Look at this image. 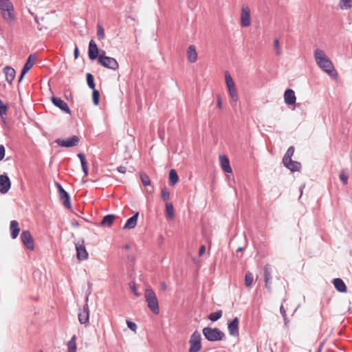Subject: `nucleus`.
Returning a JSON list of instances; mask_svg holds the SVG:
<instances>
[{
    "label": "nucleus",
    "mask_w": 352,
    "mask_h": 352,
    "mask_svg": "<svg viewBox=\"0 0 352 352\" xmlns=\"http://www.w3.org/2000/svg\"><path fill=\"white\" fill-rule=\"evenodd\" d=\"M314 58L317 65L331 77L336 78L338 73L334 68L332 61L328 58L324 52L319 48L314 51Z\"/></svg>",
    "instance_id": "f257e3e1"
},
{
    "label": "nucleus",
    "mask_w": 352,
    "mask_h": 352,
    "mask_svg": "<svg viewBox=\"0 0 352 352\" xmlns=\"http://www.w3.org/2000/svg\"><path fill=\"white\" fill-rule=\"evenodd\" d=\"M144 298L151 311L155 314H158L160 313L158 300L154 291L151 288H146Z\"/></svg>",
    "instance_id": "f03ea898"
},
{
    "label": "nucleus",
    "mask_w": 352,
    "mask_h": 352,
    "mask_svg": "<svg viewBox=\"0 0 352 352\" xmlns=\"http://www.w3.org/2000/svg\"><path fill=\"white\" fill-rule=\"evenodd\" d=\"M202 332L204 337L211 342L222 340L225 338L224 333L218 328L205 327Z\"/></svg>",
    "instance_id": "7ed1b4c3"
},
{
    "label": "nucleus",
    "mask_w": 352,
    "mask_h": 352,
    "mask_svg": "<svg viewBox=\"0 0 352 352\" xmlns=\"http://www.w3.org/2000/svg\"><path fill=\"white\" fill-rule=\"evenodd\" d=\"M98 63L104 67L116 70L119 67L118 61L112 57L105 56V52L100 50Z\"/></svg>",
    "instance_id": "20e7f679"
},
{
    "label": "nucleus",
    "mask_w": 352,
    "mask_h": 352,
    "mask_svg": "<svg viewBox=\"0 0 352 352\" xmlns=\"http://www.w3.org/2000/svg\"><path fill=\"white\" fill-rule=\"evenodd\" d=\"M225 81L232 101L234 103H236L239 100L237 89L236 88L235 83L228 72L225 73Z\"/></svg>",
    "instance_id": "39448f33"
},
{
    "label": "nucleus",
    "mask_w": 352,
    "mask_h": 352,
    "mask_svg": "<svg viewBox=\"0 0 352 352\" xmlns=\"http://www.w3.org/2000/svg\"><path fill=\"white\" fill-rule=\"evenodd\" d=\"M190 348L188 352H199L202 347L201 337L199 331H195L189 340Z\"/></svg>",
    "instance_id": "423d86ee"
},
{
    "label": "nucleus",
    "mask_w": 352,
    "mask_h": 352,
    "mask_svg": "<svg viewBox=\"0 0 352 352\" xmlns=\"http://www.w3.org/2000/svg\"><path fill=\"white\" fill-rule=\"evenodd\" d=\"M240 25L242 28H247L251 25L250 9L248 5H243L240 16Z\"/></svg>",
    "instance_id": "0eeeda50"
},
{
    "label": "nucleus",
    "mask_w": 352,
    "mask_h": 352,
    "mask_svg": "<svg viewBox=\"0 0 352 352\" xmlns=\"http://www.w3.org/2000/svg\"><path fill=\"white\" fill-rule=\"evenodd\" d=\"M36 60V56L35 54H30L28 60L22 69L19 82H21L24 77V76L34 66L35 61Z\"/></svg>",
    "instance_id": "6e6552de"
},
{
    "label": "nucleus",
    "mask_w": 352,
    "mask_h": 352,
    "mask_svg": "<svg viewBox=\"0 0 352 352\" xmlns=\"http://www.w3.org/2000/svg\"><path fill=\"white\" fill-rule=\"evenodd\" d=\"M21 239L23 245L30 250H33L34 248V243L33 238L30 232L28 230L23 231L21 234Z\"/></svg>",
    "instance_id": "1a4fd4ad"
},
{
    "label": "nucleus",
    "mask_w": 352,
    "mask_h": 352,
    "mask_svg": "<svg viewBox=\"0 0 352 352\" xmlns=\"http://www.w3.org/2000/svg\"><path fill=\"white\" fill-rule=\"evenodd\" d=\"M0 10L3 19L7 23L12 25L15 21L16 16L14 12V8L3 9Z\"/></svg>",
    "instance_id": "9d476101"
},
{
    "label": "nucleus",
    "mask_w": 352,
    "mask_h": 352,
    "mask_svg": "<svg viewBox=\"0 0 352 352\" xmlns=\"http://www.w3.org/2000/svg\"><path fill=\"white\" fill-rule=\"evenodd\" d=\"M11 188V182L8 176L6 174L0 175V192L1 194L7 193Z\"/></svg>",
    "instance_id": "9b49d317"
},
{
    "label": "nucleus",
    "mask_w": 352,
    "mask_h": 352,
    "mask_svg": "<svg viewBox=\"0 0 352 352\" xmlns=\"http://www.w3.org/2000/svg\"><path fill=\"white\" fill-rule=\"evenodd\" d=\"M56 186L58 189L60 199L63 201V205L67 208H70L71 201L69 194L63 189L60 184H57Z\"/></svg>",
    "instance_id": "f8f14e48"
},
{
    "label": "nucleus",
    "mask_w": 352,
    "mask_h": 352,
    "mask_svg": "<svg viewBox=\"0 0 352 352\" xmlns=\"http://www.w3.org/2000/svg\"><path fill=\"white\" fill-rule=\"evenodd\" d=\"M79 142V138L76 135H74L72 138L67 140H61L58 139L56 140V142L61 146L63 147H72L77 145Z\"/></svg>",
    "instance_id": "ddd939ff"
},
{
    "label": "nucleus",
    "mask_w": 352,
    "mask_h": 352,
    "mask_svg": "<svg viewBox=\"0 0 352 352\" xmlns=\"http://www.w3.org/2000/svg\"><path fill=\"white\" fill-rule=\"evenodd\" d=\"M100 51H99L98 46L94 40H91L89 43V58L91 60L98 59L100 55Z\"/></svg>",
    "instance_id": "4468645a"
},
{
    "label": "nucleus",
    "mask_w": 352,
    "mask_h": 352,
    "mask_svg": "<svg viewBox=\"0 0 352 352\" xmlns=\"http://www.w3.org/2000/svg\"><path fill=\"white\" fill-rule=\"evenodd\" d=\"M76 257L80 261L86 260L88 258V252L85 248L84 243H76Z\"/></svg>",
    "instance_id": "2eb2a0df"
},
{
    "label": "nucleus",
    "mask_w": 352,
    "mask_h": 352,
    "mask_svg": "<svg viewBox=\"0 0 352 352\" xmlns=\"http://www.w3.org/2000/svg\"><path fill=\"white\" fill-rule=\"evenodd\" d=\"M52 102L56 107H58L64 112L69 113V114L71 113V111H70L67 104L64 100L60 99V98L52 97Z\"/></svg>",
    "instance_id": "dca6fc26"
},
{
    "label": "nucleus",
    "mask_w": 352,
    "mask_h": 352,
    "mask_svg": "<svg viewBox=\"0 0 352 352\" xmlns=\"http://www.w3.org/2000/svg\"><path fill=\"white\" fill-rule=\"evenodd\" d=\"M284 100L287 105H292L296 103V97L293 89H286L284 93Z\"/></svg>",
    "instance_id": "f3484780"
},
{
    "label": "nucleus",
    "mask_w": 352,
    "mask_h": 352,
    "mask_svg": "<svg viewBox=\"0 0 352 352\" xmlns=\"http://www.w3.org/2000/svg\"><path fill=\"white\" fill-rule=\"evenodd\" d=\"M219 162L221 167L225 173H231L232 172L229 159L227 156L224 155H219Z\"/></svg>",
    "instance_id": "a211bd4d"
},
{
    "label": "nucleus",
    "mask_w": 352,
    "mask_h": 352,
    "mask_svg": "<svg viewBox=\"0 0 352 352\" xmlns=\"http://www.w3.org/2000/svg\"><path fill=\"white\" fill-rule=\"evenodd\" d=\"M239 320L238 318H234L232 321L228 323V331L231 336L239 335Z\"/></svg>",
    "instance_id": "6ab92c4d"
},
{
    "label": "nucleus",
    "mask_w": 352,
    "mask_h": 352,
    "mask_svg": "<svg viewBox=\"0 0 352 352\" xmlns=\"http://www.w3.org/2000/svg\"><path fill=\"white\" fill-rule=\"evenodd\" d=\"M89 308L87 305H85L78 313V320L81 324H87L89 322Z\"/></svg>",
    "instance_id": "aec40b11"
},
{
    "label": "nucleus",
    "mask_w": 352,
    "mask_h": 352,
    "mask_svg": "<svg viewBox=\"0 0 352 352\" xmlns=\"http://www.w3.org/2000/svg\"><path fill=\"white\" fill-rule=\"evenodd\" d=\"M3 72L5 74L6 79L7 82L9 84H11L12 82L15 78V75H16L15 70L10 66H6L3 69Z\"/></svg>",
    "instance_id": "412c9836"
},
{
    "label": "nucleus",
    "mask_w": 352,
    "mask_h": 352,
    "mask_svg": "<svg viewBox=\"0 0 352 352\" xmlns=\"http://www.w3.org/2000/svg\"><path fill=\"white\" fill-rule=\"evenodd\" d=\"M283 163L292 172L298 171L301 168V164L299 162L293 161L292 159H289V160H287V161H283Z\"/></svg>",
    "instance_id": "4be33fe9"
},
{
    "label": "nucleus",
    "mask_w": 352,
    "mask_h": 352,
    "mask_svg": "<svg viewBox=\"0 0 352 352\" xmlns=\"http://www.w3.org/2000/svg\"><path fill=\"white\" fill-rule=\"evenodd\" d=\"M271 268L267 265L264 267V280L265 287L269 290L271 289Z\"/></svg>",
    "instance_id": "5701e85b"
},
{
    "label": "nucleus",
    "mask_w": 352,
    "mask_h": 352,
    "mask_svg": "<svg viewBox=\"0 0 352 352\" xmlns=\"http://www.w3.org/2000/svg\"><path fill=\"white\" fill-rule=\"evenodd\" d=\"M138 216L139 212H137L133 217L126 221L125 225L123 227V229L131 230L134 228L137 225Z\"/></svg>",
    "instance_id": "b1692460"
},
{
    "label": "nucleus",
    "mask_w": 352,
    "mask_h": 352,
    "mask_svg": "<svg viewBox=\"0 0 352 352\" xmlns=\"http://www.w3.org/2000/svg\"><path fill=\"white\" fill-rule=\"evenodd\" d=\"M187 58L190 63H195L197 59V53L196 47L194 45H190L187 50Z\"/></svg>",
    "instance_id": "393cba45"
},
{
    "label": "nucleus",
    "mask_w": 352,
    "mask_h": 352,
    "mask_svg": "<svg viewBox=\"0 0 352 352\" xmlns=\"http://www.w3.org/2000/svg\"><path fill=\"white\" fill-rule=\"evenodd\" d=\"M335 288L339 292L344 293L347 290V287L344 281L339 278H335L333 281Z\"/></svg>",
    "instance_id": "a878e982"
},
{
    "label": "nucleus",
    "mask_w": 352,
    "mask_h": 352,
    "mask_svg": "<svg viewBox=\"0 0 352 352\" xmlns=\"http://www.w3.org/2000/svg\"><path fill=\"white\" fill-rule=\"evenodd\" d=\"M10 231H11V236L13 239H16L19 232H20V228H19V223L16 220H12L10 222Z\"/></svg>",
    "instance_id": "bb28decb"
},
{
    "label": "nucleus",
    "mask_w": 352,
    "mask_h": 352,
    "mask_svg": "<svg viewBox=\"0 0 352 352\" xmlns=\"http://www.w3.org/2000/svg\"><path fill=\"white\" fill-rule=\"evenodd\" d=\"M78 157H79L81 163L82 169L85 174V176L87 177L88 175V163L86 160L85 156L83 153H78Z\"/></svg>",
    "instance_id": "cd10ccee"
},
{
    "label": "nucleus",
    "mask_w": 352,
    "mask_h": 352,
    "mask_svg": "<svg viewBox=\"0 0 352 352\" xmlns=\"http://www.w3.org/2000/svg\"><path fill=\"white\" fill-rule=\"evenodd\" d=\"M115 216L113 214L106 215L102 220L100 225L102 226L110 227L115 219Z\"/></svg>",
    "instance_id": "c85d7f7f"
},
{
    "label": "nucleus",
    "mask_w": 352,
    "mask_h": 352,
    "mask_svg": "<svg viewBox=\"0 0 352 352\" xmlns=\"http://www.w3.org/2000/svg\"><path fill=\"white\" fill-rule=\"evenodd\" d=\"M338 7L340 10H349L352 8V0H340Z\"/></svg>",
    "instance_id": "c756f323"
},
{
    "label": "nucleus",
    "mask_w": 352,
    "mask_h": 352,
    "mask_svg": "<svg viewBox=\"0 0 352 352\" xmlns=\"http://www.w3.org/2000/svg\"><path fill=\"white\" fill-rule=\"evenodd\" d=\"M178 175L175 170L171 169L169 173V182L171 186H175L178 182Z\"/></svg>",
    "instance_id": "7c9ffc66"
},
{
    "label": "nucleus",
    "mask_w": 352,
    "mask_h": 352,
    "mask_svg": "<svg viewBox=\"0 0 352 352\" xmlns=\"http://www.w3.org/2000/svg\"><path fill=\"white\" fill-rule=\"evenodd\" d=\"M76 336L74 335L71 340L67 342V352H76Z\"/></svg>",
    "instance_id": "2f4dec72"
},
{
    "label": "nucleus",
    "mask_w": 352,
    "mask_h": 352,
    "mask_svg": "<svg viewBox=\"0 0 352 352\" xmlns=\"http://www.w3.org/2000/svg\"><path fill=\"white\" fill-rule=\"evenodd\" d=\"M166 215L168 219L172 220L174 218V208L170 203H166Z\"/></svg>",
    "instance_id": "473e14b6"
},
{
    "label": "nucleus",
    "mask_w": 352,
    "mask_h": 352,
    "mask_svg": "<svg viewBox=\"0 0 352 352\" xmlns=\"http://www.w3.org/2000/svg\"><path fill=\"white\" fill-rule=\"evenodd\" d=\"M254 278L251 272H248L245 276V285L246 287H250L253 283Z\"/></svg>",
    "instance_id": "72a5a7b5"
},
{
    "label": "nucleus",
    "mask_w": 352,
    "mask_h": 352,
    "mask_svg": "<svg viewBox=\"0 0 352 352\" xmlns=\"http://www.w3.org/2000/svg\"><path fill=\"white\" fill-rule=\"evenodd\" d=\"M222 314H223V312H222L221 310H219V311H216V312L211 313L208 316V319L210 320L212 322H215V321L218 320L219 318H221Z\"/></svg>",
    "instance_id": "f704fd0d"
},
{
    "label": "nucleus",
    "mask_w": 352,
    "mask_h": 352,
    "mask_svg": "<svg viewBox=\"0 0 352 352\" xmlns=\"http://www.w3.org/2000/svg\"><path fill=\"white\" fill-rule=\"evenodd\" d=\"M14 8L10 0H0V10Z\"/></svg>",
    "instance_id": "c9c22d12"
},
{
    "label": "nucleus",
    "mask_w": 352,
    "mask_h": 352,
    "mask_svg": "<svg viewBox=\"0 0 352 352\" xmlns=\"http://www.w3.org/2000/svg\"><path fill=\"white\" fill-rule=\"evenodd\" d=\"M87 77V82L88 86L91 89H94L95 88V83H94V78L91 74L87 73L86 75Z\"/></svg>",
    "instance_id": "e433bc0d"
},
{
    "label": "nucleus",
    "mask_w": 352,
    "mask_h": 352,
    "mask_svg": "<svg viewBox=\"0 0 352 352\" xmlns=\"http://www.w3.org/2000/svg\"><path fill=\"white\" fill-rule=\"evenodd\" d=\"M294 153V148L293 146L289 147L283 157V161H287V160H289V159H292V157L293 156Z\"/></svg>",
    "instance_id": "4c0bfd02"
},
{
    "label": "nucleus",
    "mask_w": 352,
    "mask_h": 352,
    "mask_svg": "<svg viewBox=\"0 0 352 352\" xmlns=\"http://www.w3.org/2000/svg\"><path fill=\"white\" fill-rule=\"evenodd\" d=\"M97 36L100 40H103L105 37L104 30L102 26L100 24H98L97 25Z\"/></svg>",
    "instance_id": "58836bf2"
},
{
    "label": "nucleus",
    "mask_w": 352,
    "mask_h": 352,
    "mask_svg": "<svg viewBox=\"0 0 352 352\" xmlns=\"http://www.w3.org/2000/svg\"><path fill=\"white\" fill-rule=\"evenodd\" d=\"M92 90H93V94H92L93 102L95 105H98L99 101H100V93L96 89H92Z\"/></svg>",
    "instance_id": "ea45409f"
},
{
    "label": "nucleus",
    "mask_w": 352,
    "mask_h": 352,
    "mask_svg": "<svg viewBox=\"0 0 352 352\" xmlns=\"http://www.w3.org/2000/svg\"><path fill=\"white\" fill-rule=\"evenodd\" d=\"M140 179H141V181L142 182V184L145 186H149L151 184V180H150V178L149 177L142 173L140 174Z\"/></svg>",
    "instance_id": "a19ab883"
},
{
    "label": "nucleus",
    "mask_w": 352,
    "mask_h": 352,
    "mask_svg": "<svg viewBox=\"0 0 352 352\" xmlns=\"http://www.w3.org/2000/svg\"><path fill=\"white\" fill-rule=\"evenodd\" d=\"M340 179L343 182L344 185L347 184L348 181V174L346 170H343L340 175Z\"/></svg>",
    "instance_id": "79ce46f5"
},
{
    "label": "nucleus",
    "mask_w": 352,
    "mask_h": 352,
    "mask_svg": "<svg viewBox=\"0 0 352 352\" xmlns=\"http://www.w3.org/2000/svg\"><path fill=\"white\" fill-rule=\"evenodd\" d=\"M170 193L167 188H164L161 190V197L164 201H167L169 199Z\"/></svg>",
    "instance_id": "37998d69"
},
{
    "label": "nucleus",
    "mask_w": 352,
    "mask_h": 352,
    "mask_svg": "<svg viewBox=\"0 0 352 352\" xmlns=\"http://www.w3.org/2000/svg\"><path fill=\"white\" fill-rule=\"evenodd\" d=\"M274 47L276 50V53L277 55H280L281 54V50L280 47V43L278 39H275L274 41Z\"/></svg>",
    "instance_id": "c03bdc74"
},
{
    "label": "nucleus",
    "mask_w": 352,
    "mask_h": 352,
    "mask_svg": "<svg viewBox=\"0 0 352 352\" xmlns=\"http://www.w3.org/2000/svg\"><path fill=\"white\" fill-rule=\"evenodd\" d=\"M6 148L3 144L0 145V161H2L5 157Z\"/></svg>",
    "instance_id": "a18cd8bd"
},
{
    "label": "nucleus",
    "mask_w": 352,
    "mask_h": 352,
    "mask_svg": "<svg viewBox=\"0 0 352 352\" xmlns=\"http://www.w3.org/2000/svg\"><path fill=\"white\" fill-rule=\"evenodd\" d=\"M126 324H127L128 327L131 330L135 331L137 326L134 322L129 321V320H126Z\"/></svg>",
    "instance_id": "49530a36"
},
{
    "label": "nucleus",
    "mask_w": 352,
    "mask_h": 352,
    "mask_svg": "<svg viewBox=\"0 0 352 352\" xmlns=\"http://www.w3.org/2000/svg\"><path fill=\"white\" fill-rule=\"evenodd\" d=\"M205 252H206V247L204 245H202L200 247L199 250V256H202L205 254Z\"/></svg>",
    "instance_id": "de8ad7c7"
},
{
    "label": "nucleus",
    "mask_w": 352,
    "mask_h": 352,
    "mask_svg": "<svg viewBox=\"0 0 352 352\" xmlns=\"http://www.w3.org/2000/svg\"><path fill=\"white\" fill-rule=\"evenodd\" d=\"M280 313H281V314H282L283 317L285 318H286V311H285V309H284V307H283V305H282L280 306Z\"/></svg>",
    "instance_id": "09e8293b"
},
{
    "label": "nucleus",
    "mask_w": 352,
    "mask_h": 352,
    "mask_svg": "<svg viewBox=\"0 0 352 352\" xmlns=\"http://www.w3.org/2000/svg\"><path fill=\"white\" fill-rule=\"evenodd\" d=\"M118 170L121 173H125L126 171V167L121 166L118 168Z\"/></svg>",
    "instance_id": "8fccbe9b"
},
{
    "label": "nucleus",
    "mask_w": 352,
    "mask_h": 352,
    "mask_svg": "<svg viewBox=\"0 0 352 352\" xmlns=\"http://www.w3.org/2000/svg\"><path fill=\"white\" fill-rule=\"evenodd\" d=\"M217 107L219 108H221L222 107V102H221V98L219 96H218V98H217Z\"/></svg>",
    "instance_id": "3c124183"
},
{
    "label": "nucleus",
    "mask_w": 352,
    "mask_h": 352,
    "mask_svg": "<svg viewBox=\"0 0 352 352\" xmlns=\"http://www.w3.org/2000/svg\"><path fill=\"white\" fill-rule=\"evenodd\" d=\"M160 286H161V289L163 290V291H165L167 288V286H166V284L165 282H162L161 284H160Z\"/></svg>",
    "instance_id": "603ef678"
},
{
    "label": "nucleus",
    "mask_w": 352,
    "mask_h": 352,
    "mask_svg": "<svg viewBox=\"0 0 352 352\" xmlns=\"http://www.w3.org/2000/svg\"><path fill=\"white\" fill-rule=\"evenodd\" d=\"M78 54H79L78 48V47H76V48L74 50V57H75V58H77L78 57Z\"/></svg>",
    "instance_id": "864d4df0"
},
{
    "label": "nucleus",
    "mask_w": 352,
    "mask_h": 352,
    "mask_svg": "<svg viewBox=\"0 0 352 352\" xmlns=\"http://www.w3.org/2000/svg\"><path fill=\"white\" fill-rule=\"evenodd\" d=\"M131 289L133 291V292L134 293V294L136 296H140V294H138L136 291V288L135 286H133L131 287Z\"/></svg>",
    "instance_id": "5fc2aeb1"
},
{
    "label": "nucleus",
    "mask_w": 352,
    "mask_h": 352,
    "mask_svg": "<svg viewBox=\"0 0 352 352\" xmlns=\"http://www.w3.org/2000/svg\"><path fill=\"white\" fill-rule=\"evenodd\" d=\"M238 250H239V251H241V250H242V248H239L238 249Z\"/></svg>",
    "instance_id": "6e6d98bb"
},
{
    "label": "nucleus",
    "mask_w": 352,
    "mask_h": 352,
    "mask_svg": "<svg viewBox=\"0 0 352 352\" xmlns=\"http://www.w3.org/2000/svg\"><path fill=\"white\" fill-rule=\"evenodd\" d=\"M40 352H43V351H41Z\"/></svg>",
    "instance_id": "4d7b16f0"
}]
</instances>
